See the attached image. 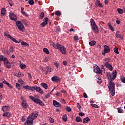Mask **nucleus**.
Masks as SVG:
<instances>
[{
  "label": "nucleus",
  "mask_w": 125,
  "mask_h": 125,
  "mask_svg": "<svg viewBox=\"0 0 125 125\" xmlns=\"http://www.w3.org/2000/svg\"><path fill=\"white\" fill-rule=\"evenodd\" d=\"M90 22L91 23L92 30H93V32H94L95 34H98L99 30H98V27L96 25L95 21H94V20H93V19H91Z\"/></svg>",
  "instance_id": "obj_1"
},
{
  "label": "nucleus",
  "mask_w": 125,
  "mask_h": 125,
  "mask_svg": "<svg viewBox=\"0 0 125 125\" xmlns=\"http://www.w3.org/2000/svg\"><path fill=\"white\" fill-rule=\"evenodd\" d=\"M108 88L110 91L111 95L114 96L115 94V83L112 81H109L108 83Z\"/></svg>",
  "instance_id": "obj_2"
},
{
  "label": "nucleus",
  "mask_w": 125,
  "mask_h": 125,
  "mask_svg": "<svg viewBox=\"0 0 125 125\" xmlns=\"http://www.w3.org/2000/svg\"><path fill=\"white\" fill-rule=\"evenodd\" d=\"M16 25L19 31H21V32H25V26H24V24L21 21H17Z\"/></svg>",
  "instance_id": "obj_3"
},
{
  "label": "nucleus",
  "mask_w": 125,
  "mask_h": 125,
  "mask_svg": "<svg viewBox=\"0 0 125 125\" xmlns=\"http://www.w3.org/2000/svg\"><path fill=\"white\" fill-rule=\"evenodd\" d=\"M117 77V71L114 70L113 71L112 74L108 72L107 73V78H108V80L110 81H113L116 79V77Z\"/></svg>",
  "instance_id": "obj_4"
},
{
  "label": "nucleus",
  "mask_w": 125,
  "mask_h": 125,
  "mask_svg": "<svg viewBox=\"0 0 125 125\" xmlns=\"http://www.w3.org/2000/svg\"><path fill=\"white\" fill-rule=\"evenodd\" d=\"M56 49H59L60 52L62 54H66L67 53V50L66 47L64 46H62L60 45V44H58V46L56 47Z\"/></svg>",
  "instance_id": "obj_5"
},
{
  "label": "nucleus",
  "mask_w": 125,
  "mask_h": 125,
  "mask_svg": "<svg viewBox=\"0 0 125 125\" xmlns=\"http://www.w3.org/2000/svg\"><path fill=\"white\" fill-rule=\"evenodd\" d=\"M110 51H111L110 47H109V46L104 45V51L102 52V54L103 55H106V53H109Z\"/></svg>",
  "instance_id": "obj_6"
},
{
  "label": "nucleus",
  "mask_w": 125,
  "mask_h": 125,
  "mask_svg": "<svg viewBox=\"0 0 125 125\" xmlns=\"http://www.w3.org/2000/svg\"><path fill=\"white\" fill-rule=\"evenodd\" d=\"M38 115L39 114L38 113V112H33L31 113V114L28 117V118L29 119H30V120H32V121H34V120H35V119H36Z\"/></svg>",
  "instance_id": "obj_7"
},
{
  "label": "nucleus",
  "mask_w": 125,
  "mask_h": 125,
  "mask_svg": "<svg viewBox=\"0 0 125 125\" xmlns=\"http://www.w3.org/2000/svg\"><path fill=\"white\" fill-rule=\"evenodd\" d=\"M34 90H35L37 92H39V93H40V94H43V93H44L43 90L38 86H33V91Z\"/></svg>",
  "instance_id": "obj_8"
},
{
  "label": "nucleus",
  "mask_w": 125,
  "mask_h": 125,
  "mask_svg": "<svg viewBox=\"0 0 125 125\" xmlns=\"http://www.w3.org/2000/svg\"><path fill=\"white\" fill-rule=\"evenodd\" d=\"M4 64L6 68H7L8 69H10V68H11V65L10 64V62H9V61H8V60H7V59H5L4 60Z\"/></svg>",
  "instance_id": "obj_9"
},
{
  "label": "nucleus",
  "mask_w": 125,
  "mask_h": 125,
  "mask_svg": "<svg viewBox=\"0 0 125 125\" xmlns=\"http://www.w3.org/2000/svg\"><path fill=\"white\" fill-rule=\"evenodd\" d=\"M34 102L36 103L37 104H38V105H40V106H44V104L41 101V100L39 99H35Z\"/></svg>",
  "instance_id": "obj_10"
},
{
  "label": "nucleus",
  "mask_w": 125,
  "mask_h": 125,
  "mask_svg": "<svg viewBox=\"0 0 125 125\" xmlns=\"http://www.w3.org/2000/svg\"><path fill=\"white\" fill-rule=\"evenodd\" d=\"M33 122L32 120L27 117L26 121L24 123V125H33Z\"/></svg>",
  "instance_id": "obj_11"
},
{
  "label": "nucleus",
  "mask_w": 125,
  "mask_h": 125,
  "mask_svg": "<svg viewBox=\"0 0 125 125\" xmlns=\"http://www.w3.org/2000/svg\"><path fill=\"white\" fill-rule=\"evenodd\" d=\"M10 19L11 20H14V21H16L17 20V16H16L14 13H11L9 15Z\"/></svg>",
  "instance_id": "obj_12"
},
{
  "label": "nucleus",
  "mask_w": 125,
  "mask_h": 125,
  "mask_svg": "<svg viewBox=\"0 0 125 125\" xmlns=\"http://www.w3.org/2000/svg\"><path fill=\"white\" fill-rule=\"evenodd\" d=\"M53 104L56 108H59L61 106L60 103L55 100L53 101Z\"/></svg>",
  "instance_id": "obj_13"
},
{
  "label": "nucleus",
  "mask_w": 125,
  "mask_h": 125,
  "mask_svg": "<svg viewBox=\"0 0 125 125\" xmlns=\"http://www.w3.org/2000/svg\"><path fill=\"white\" fill-rule=\"evenodd\" d=\"M43 22L41 24V26H42V27H45L46 25H47V22H48V18H45Z\"/></svg>",
  "instance_id": "obj_14"
},
{
  "label": "nucleus",
  "mask_w": 125,
  "mask_h": 125,
  "mask_svg": "<svg viewBox=\"0 0 125 125\" xmlns=\"http://www.w3.org/2000/svg\"><path fill=\"white\" fill-rule=\"evenodd\" d=\"M104 66L107 68V69H109L110 71H113V66L112 65L110 64L109 62H105L104 63Z\"/></svg>",
  "instance_id": "obj_15"
},
{
  "label": "nucleus",
  "mask_w": 125,
  "mask_h": 125,
  "mask_svg": "<svg viewBox=\"0 0 125 125\" xmlns=\"http://www.w3.org/2000/svg\"><path fill=\"white\" fill-rule=\"evenodd\" d=\"M53 82H55V83H59L60 82V78L58 76H53L51 78Z\"/></svg>",
  "instance_id": "obj_16"
},
{
  "label": "nucleus",
  "mask_w": 125,
  "mask_h": 125,
  "mask_svg": "<svg viewBox=\"0 0 125 125\" xmlns=\"http://www.w3.org/2000/svg\"><path fill=\"white\" fill-rule=\"evenodd\" d=\"M23 88L26 89V90H31V91H33V86L31 87L29 85H26L23 86Z\"/></svg>",
  "instance_id": "obj_17"
},
{
  "label": "nucleus",
  "mask_w": 125,
  "mask_h": 125,
  "mask_svg": "<svg viewBox=\"0 0 125 125\" xmlns=\"http://www.w3.org/2000/svg\"><path fill=\"white\" fill-rule=\"evenodd\" d=\"M21 106L24 108V109H27V107L29 106L26 101L22 102Z\"/></svg>",
  "instance_id": "obj_18"
},
{
  "label": "nucleus",
  "mask_w": 125,
  "mask_h": 125,
  "mask_svg": "<svg viewBox=\"0 0 125 125\" xmlns=\"http://www.w3.org/2000/svg\"><path fill=\"white\" fill-rule=\"evenodd\" d=\"M95 5L96 6H99V7H101V8H102L103 7V5L100 2V1L99 0H96Z\"/></svg>",
  "instance_id": "obj_19"
},
{
  "label": "nucleus",
  "mask_w": 125,
  "mask_h": 125,
  "mask_svg": "<svg viewBox=\"0 0 125 125\" xmlns=\"http://www.w3.org/2000/svg\"><path fill=\"white\" fill-rule=\"evenodd\" d=\"M2 110L3 112H8L10 110V107L9 106H4L2 107Z\"/></svg>",
  "instance_id": "obj_20"
},
{
  "label": "nucleus",
  "mask_w": 125,
  "mask_h": 125,
  "mask_svg": "<svg viewBox=\"0 0 125 125\" xmlns=\"http://www.w3.org/2000/svg\"><path fill=\"white\" fill-rule=\"evenodd\" d=\"M116 38H119L121 40H124V38L123 37V35L121 34L119 31L116 32Z\"/></svg>",
  "instance_id": "obj_21"
},
{
  "label": "nucleus",
  "mask_w": 125,
  "mask_h": 125,
  "mask_svg": "<svg viewBox=\"0 0 125 125\" xmlns=\"http://www.w3.org/2000/svg\"><path fill=\"white\" fill-rule=\"evenodd\" d=\"M19 42L20 43H21V45H24V46H29V44L24 41L20 40Z\"/></svg>",
  "instance_id": "obj_22"
},
{
  "label": "nucleus",
  "mask_w": 125,
  "mask_h": 125,
  "mask_svg": "<svg viewBox=\"0 0 125 125\" xmlns=\"http://www.w3.org/2000/svg\"><path fill=\"white\" fill-rule=\"evenodd\" d=\"M20 64H21L20 65V68H21V69L23 70L24 69H26V68H27L26 65L23 63L22 62H21Z\"/></svg>",
  "instance_id": "obj_23"
},
{
  "label": "nucleus",
  "mask_w": 125,
  "mask_h": 125,
  "mask_svg": "<svg viewBox=\"0 0 125 125\" xmlns=\"http://www.w3.org/2000/svg\"><path fill=\"white\" fill-rule=\"evenodd\" d=\"M40 85L42 86V87H43V88L45 89H47V88H48V85H47V84L44 83H42Z\"/></svg>",
  "instance_id": "obj_24"
},
{
  "label": "nucleus",
  "mask_w": 125,
  "mask_h": 125,
  "mask_svg": "<svg viewBox=\"0 0 125 125\" xmlns=\"http://www.w3.org/2000/svg\"><path fill=\"white\" fill-rule=\"evenodd\" d=\"M95 71H96V73H97V74H101V75H102V71H101L99 67L97 66V68H96Z\"/></svg>",
  "instance_id": "obj_25"
},
{
  "label": "nucleus",
  "mask_w": 125,
  "mask_h": 125,
  "mask_svg": "<svg viewBox=\"0 0 125 125\" xmlns=\"http://www.w3.org/2000/svg\"><path fill=\"white\" fill-rule=\"evenodd\" d=\"M49 42H50V44L51 45H52L53 46V47H54V48H55V49H56V46H57L58 45V44H59L58 43L56 44L52 41H50Z\"/></svg>",
  "instance_id": "obj_26"
},
{
  "label": "nucleus",
  "mask_w": 125,
  "mask_h": 125,
  "mask_svg": "<svg viewBox=\"0 0 125 125\" xmlns=\"http://www.w3.org/2000/svg\"><path fill=\"white\" fill-rule=\"evenodd\" d=\"M3 117H7L8 118H10V117H11V115L9 112H4L3 113Z\"/></svg>",
  "instance_id": "obj_27"
},
{
  "label": "nucleus",
  "mask_w": 125,
  "mask_h": 125,
  "mask_svg": "<svg viewBox=\"0 0 125 125\" xmlns=\"http://www.w3.org/2000/svg\"><path fill=\"white\" fill-rule=\"evenodd\" d=\"M89 121H90V118H89V117H86L83 119V124H85L86 123H88Z\"/></svg>",
  "instance_id": "obj_28"
},
{
  "label": "nucleus",
  "mask_w": 125,
  "mask_h": 125,
  "mask_svg": "<svg viewBox=\"0 0 125 125\" xmlns=\"http://www.w3.org/2000/svg\"><path fill=\"white\" fill-rule=\"evenodd\" d=\"M1 13L2 14V15H5V14H6V9H5V8H2L1 9Z\"/></svg>",
  "instance_id": "obj_29"
},
{
  "label": "nucleus",
  "mask_w": 125,
  "mask_h": 125,
  "mask_svg": "<svg viewBox=\"0 0 125 125\" xmlns=\"http://www.w3.org/2000/svg\"><path fill=\"white\" fill-rule=\"evenodd\" d=\"M108 26L110 30H111V31H112V32H114V31H115V29H114V27H113V26H112L111 23H108Z\"/></svg>",
  "instance_id": "obj_30"
},
{
  "label": "nucleus",
  "mask_w": 125,
  "mask_h": 125,
  "mask_svg": "<svg viewBox=\"0 0 125 125\" xmlns=\"http://www.w3.org/2000/svg\"><path fill=\"white\" fill-rule=\"evenodd\" d=\"M90 46H94V45H95L96 42L95 41H91L89 42Z\"/></svg>",
  "instance_id": "obj_31"
},
{
  "label": "nucleus",
  "mask_w": 125,
  "mask_h": 125,
  "mask_svg": "<svg viewBox=\"0 0 125 125\" xmlns=\"http://www.w3.org/2000/svg\"><path fill=\"white\" fill-rule=\"evenodd\" d=\"M4 36L5 37H7V38H10V39L12 37L10 35H9V33H8L7 31L4 32Z\"/></svg>",
  "instance_id": "obj_32"
},
{
  "label": "nucleus",
  "mask_w": 125,
  "mask_h": 125,
  "mask_svg": "<svg viewBox=\"0 0 125 125\" xmlns=\"http://www.w3.org/2000/svg\"><path fill=\"white\" fill-rule=\"evenodd\" d=\"M43 52H44V53H45L46 54H49V50H48V49L46 48H44L43 49Z\"/></svg>",
  "instance_id": "obj_33"
},
{
  "label": "nucleus",
  "mask_w": 125,
  "mask_h": 125,
  "mask_svg": "<svg viewBox=\"0 0 125 125\" xmlns=\"http://www.w3.org/2000/svg\"><path fill=\"white\" fill-rule=\"evenodd\" d=\"M10 39L12 40V41H13V42H15V43H19V42H18V41L16 40V39H15V38H13V37H11L10 38Z\"/></svg>",
  "instance_id": "obj_34"
},
{
  "label": "nucleus",
  "mask_w": 125,
  "mask_h": 125,
  "mask_svg": "<svg viewBox=\"0 0 125 125\" xmlns=\"http://www.w3.org/2000/svg\"><path fill=\"white\" fill-rule=\"evenodd\" d=\"M43 17H44V13L42 12L40 14V19H43Z\"/></svg>",
  "instance_id": "obj_35"
},
{
  "label": "nucleus",
  "mask_w": 125,
  "mask_h": 125,
  "mask_svg": "<svg viewBox=\"0 0 125 125\" xmlns=\"http://www.w3.org/2000/svg\"><path fill=\"white\" fill-rule=\"evenodd\" d=\"M62 120L65 122H67L68 121V117H67V115L64 114L62 117Z\"/></svg>",
  "instance_id": "obj_36"
},
{
  "label": "nucleus",
  "mask_w": 125,
  "mask_h": 125,
  "mask_svg": "<svg viewBox=\"0 0 125 125\" xmlns=\"http://www.w3.org/2000/svg\"><path fill=\"white\" fill-rule=\"evenodd\" d=\"M117 11L119 14H123L124 11L121 8H117Z\"/></svg>",
  "instance_id": "obj_37"
},
{
  "label": "nucleus",
  "mask_w": 125,
  "mask_h": 125,
  "mask_svg": "<svg viewBox=\"0 0 125 125\" xmlns=\"http://www.w3.org/2000/svg\"><path fill=\"white\" fill-rule=\"evenodd\" d=\"M16 87L18 90H19L21 88V86L18 83H16Z\"/></svg>",
  "instance_id": "obj_38"
},
{
  "label": "nucleus",
  "mask_w": 125,
  "mask_h": 125,
  "mask_svg": "<svg viewBox=\"0 0 125 125\" xmlns=\"http://www.w3.org/2000/svg\"><path fill=\"white\" fill-rule=\"evenodd\" d=\"M7 59L6 57H4V56H0V61H3L4 62V59Z\"/></svg>",
  "instance_id": "obj_39"
},
{
  "label": "nucleus",
  "mask_w": 125,
  "mask_h": 125,
  "mask_svg": "<svg viewBox=\"0 0 125 125\" xmlns=\"http://www.w3.org/2000/svg\"><path fill=\"white\" fill-rule=\"evenodd\" d=\"M18 83H20V84H24V81L22 79H19L18 80Z\"/></svg>",
  "instance_id": "obj_40"
},
{
  "label": "nucleus",
  "mask_w": 125,
  "mask_h": 125,
  "mask_svg": "<svg viewBox=\"0 0 125 125\" xmlns=\"http://www.w3.org/2000/svg\"><path fill=\"white\" fill-rule=\"evenodd\" d=\"M21 13L23 14V15H26V12H25V11H24V7H21Z\"/></svg>",
  "instance_id": "obj_41"
},
{
  "label": "nucleus",
  "mask_w": 125,
  "mask_h": 125,
  "mask_svg": "<svg viewBox=\"0 0 125 125\" xmlns=\"http://www.w3.org/2000/svg\"><path fill=\"white\" fill-rule=\"evenodd\" d=\"M28 3L30 5H34L35 2H34V0H30L28 1Z\"/></svg>",
  "instance_id": "obj_42"
},
{
  "label": "nucleus",
  "mask_w": 125,
  "mask_h": 125,
  "mask_svg": "<svg viewBox=\"0 0 125 125\" xmlns=\"http://www.w3.org/2000/svg\"><path fill=\"white\" fill-rule=\"evenodd\" d=\"M46 72L47 73H50V72H51V68L49 67V66H47L46 68Z\"/></svg>",
  "instance_id": "obj_43"
},
{
  "label": "nucleus",
  "mask_w": 125,
  "mask_h": 125,
  "mask_svg": "<svg viewBox=\"0 0 125 125\" xmlns=\"http://www.w3.org/2000/svg\"><path fill=\"white\" fill-rule=\"evenodd\" d=\"M76 121L77 122H82V118H80V117H77L76 118Z\"/></svg>",
  "instance_id": "obj_44"
},
{
  "label": "nucleus",
  "mask_w": 125,
  "mask_h": 125,
  "mask_svg": "<svg viewBox=\"0 0 125 125\" xmlns=\"http://www.w3.org/2000/svg\"><path fill=\"white\" fill-rule=\"evenodd\" d=\"M18 75V77H19V78L21 77H24V74L21 72H19Z\"/></svg>",
  "instance_id": "obj_45"
},
{
  "label": "nucleus",
  "mask_w": 125,
  "mask_h": 125,
  "mask_svg": "<svg viewBox=\"0 0 125 125\" xmlns=\"http://www.w3.org/2000/svg\"><path fill=\"white\" fill-rule=\"evenodd\" d=\"M73 39L75 42L79 41V37L78 36H74Z\"/></svg>",
  "instance_id": "obj_46"
},
{
  "label": "nucleus",
  "mask_w": 125,
  "mask_h": 125,
  "mask_svg": "<svg viewBox=\"0 0 125 125\" xmlns=\"http://www.w3.org/2000/svg\"><path fill=\"white\" fill-rule=\"evenodd\" d=\"M114 51L117 54H119V49H118V48H114Z\"/></svg>",
  "instance_id": "obj_47"
},
{
  "label": "nucleus",
  "mask_w": 125,
  "mask_h": 125,
  "mask_svg": "<svg viewBox=\"0 0 125 125\" xmlns=\"http://www.w3.org/2000/svg\"><path fill=\"white\" fill-rule=\"evenodd\" d=\"M55 14H56V15H57L58 16H60V15H61V13L59 11H57L55 12Z\"/></svg>",
  "instance_id": "obj_48"
},
{
  "label": "nucleus",
  "mask_w": 125,
  "mask_h": 125,
  "mask_svg": "<svg viewBox=\"0 0 125 125\" xmlns=\"http://www.w3.org/2000/svg\"><path fill=\"white\" fill-rule=\"evenodd\" d=\"M7 85L10 89H12L13 88V87H12V85H11V84H10L9 83L7 84Z\"/></svg>",
  "instance_id": "obj_49"
},
{
  "label": "nucleus",
  "mask_w": 125,
  "mask_h": 125,
  "mask_svg": "<svg viewBox=\"0 0 125 125\" xmlns=\"http://www.w3.org/2000/svg\"><path fill=\"white\" fill-rule=\"evenodd\" d=\"M91 106H92V107H93L94 108H99L98 105L95 104H91Z\"/></svg>",
  "instance_id": "obj_50"
},
{
  "label": "nucleus",
  "mask_w": 125,
  "mask_h": 125,
  "mask_svg": "<svg viewBox=\"0 0 125 125\" xmlns=\"http://www.w3.org/2000/svg\"><path fill=\"white\" fill-rule=\"evenodd\" d=\"M29 98L31 99V100H32L33 101H35V100H36V98L34 97L33 96H30Z\"/></svg>",
  "instance_id": "obj_51"
},
{
  "label": "nucleus",
  "mask_w": 125,
  "mask_h": 125,
  "mask_svg": "<svg viewBox=\"0 0 125 125\" xmlns=\"http://www.w3.org/2000/svg\"><path fill=\"white\" fill-rule=\"evenodd\" d=\"M54 64L55 66L56 67V68H58V67H59V65L58 64L57 62H54Z\"/></svg>",
  "instance_id": "obj_52"
},
{
  "label": "nucleus",
  "mask_w": 125,
  "mask_h": 125,
  "mask_svg": "<svg viewBox=\"0 0 125 125\" xmlns=\"http://www.w3.org/2000/svg\"><path fill=\"white\" fill-rule=\"evenodd\" d=\"M101 68L103 69V72H104V73H105V68H104V65H101Z\"/></svg>",
  "instance_id": "obj_53"
},
{
  "label": "nucleus",
  "mask_w": 125,
  "mask_h": 125,
  "mask_svg": "<svg viewBox=\"0 0 125 125\" xmlns=\"http://www.w3.org/2000/svg\"><path fill=\"white\" fill-rule=\"evenodd\" d=\"M117 110H118V113H123V109H121V108H117Z\"/></svg>",
  "instance_id": "obj_54"
},
{
  "label": "nucleus",
  "mask_w": 125,
  "mask_h": 125,
  "mask_svg": "<svg viewBox=\"0 0 125 125\" xmlns=\"http://www.w3.org/2000/svg\"><path fill=\"white\" fill-rule=\"evenodd\" d=\"M66 111L67 112H71L72 111V109H71V107H67L66 108Z\"/></svg>",
  "instance_id": "obj_55"
},
{
  "label": "nucleus",
  "mask_w": 125,
  "mask_h": 125,
  "mask_svg": "<svg viewBox=\"0 0 125 125\" xmlns=\"http://www.w3.org/2000/svg\"><path fill=\"white\" fill-rule=\"evenodd\" d=\"M2 83H4V84H7L9 83L8 82H7V81H6L5 80H3L2 81Z\"/></svg>",
  "instance_id": "obj_56"
},
{
  "label": "nucleus",
  "mask_w": 125,
  "mask_h": 125,
  "mask_svg": "<svg viewBox=\"0 0 125 125\" xmlns=\"http://www.w3.org/2000/svg\"><path fill=\"white\" fill-rule=\"evenodd\" d=\"M4 52L6 55H9V51L8 50H5Z\"/></svg>",
  "instance_id": "obj_57"
},
{
  "label": "nucleus",
  "mask_w": 125,
  "mask_h": 125,
  "mask_svg": "<svg viewBox=\"0 0 125 125\" xmlns=\"http://www.w3.org/2000/svg\"><path fill=\"white\" fill-rule=\"evenodd\" d=\"M9 51L11 52H13V51H14V49H13V47H10L9 48Z\"/></svg>",
  "instance_id": "obj_58"
},
{
  "label": "nucleus",
  "mask_w": 125,
  "mask_h": 125,
  "mask_svg": "<svg viewBox=\"0 0 125 125\" xmlns=\"http://www.w3.org/2000/svg\"><path fill=\"white\" fill-rule=\"evenodd\" d=\"M77 107L79 109V110H80V109H81V108H82V107L80 105V103H77Z\"/></svg>",
  "instance_id": "obj_59"
},
{
  "label": "nucleus",
  "mask_w": 125,
  "mask_h": 125,
  "mask_svg": "<svg viewBox=\"0 0 125 125\" xmlns=\"http://www.w3.org/2000/svg\"><path fill=\"white\" fill-rule=\"evenodd\" d=\"M121 81L122 83H125V77L121 78Z\"/></svg>",
  "instance_id": "obj_60"
},
{
  "label": "nucleus",
  "mask_w": 125,
  "mask_h": 125,
  "mask_svg": "<svg viewBox=\"0 0 125 125\" xmlns=\"http://www.w3.org/2000/svg\"><path fill=\"white\" fill-rule=\"evenodd\" d=\"M28 78L30 79V80H32V75L30 74V73H28Z\"/></svg>",
  "instance_id": "obj_61"
},
{
  "label": "nucleus",
  "mask_w": 125,
  "mask_h": 125,
  "mask_svg": "<svg viewBox=\"0 0 125 125\" xmlns=\"http://www.w3.org/2000/svg\"><path fill=\"white\" fill-rule=\"evenodd\" d=\"M79 116H81L82 117L84 116V113H83V112H80L79 113Z\"/></svg>",
  "instance_id": "obj_62"
},
{
  "label": "nucleus",
  "mask_w": 125,
  "mask_h": 125,
  "mask_svg": "<svg viewBox=\"0 0 125 125\" xmlns=\"http://www.w3.org/2000/svg\"><path fill=\"white\" fill-rule=\"evenodd\" d=\"M104 61H106L107 62H110V58H105Z\"/></svg>",
  "instance_id": "obj_63"
},
{
  "label": "nucleus",
  "mask_w": 125,
  "mask_h": 125,
  "mask_svg": "<svg viewBox=\"0 0 125 125\" xmlns=\"http://www.w3.org/2000/svg\"><path fill=\"white\" fill-rule=\"evenodd\" d=\"M46 98H49V97H50V94H47L46 96H45Z\"/></svg>",
  "instance_id": "obj_64"
}]
</instances>
